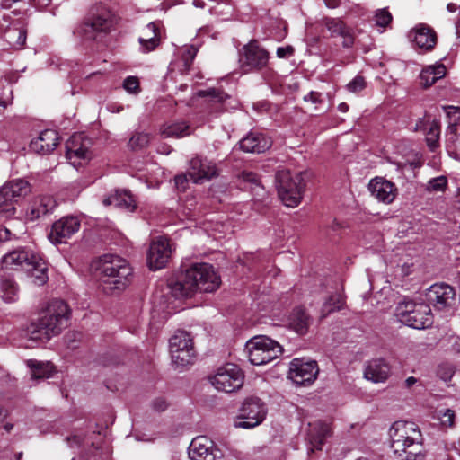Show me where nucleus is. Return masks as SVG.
<instances>
[{"mask_svg": "<svg viewBox=\"0 0 460 460\" xmlns=\"http://www.w3.org/2000/svg\"><path fill=\"white\" fill-rule=\"evenodd\" d=\"M5 38L12 48L20 49L26 42L27 31L24 28H12L5 33Z\"/></svg>", "mask_w": 460, "mask_h": 460, "instance_id": "39", "label": "nucleus"}, {"mask_svg": "<svg viewBox=\"0 0 460 460\" xmlns=\"http://www.w3.org/2000/svg\"><path fill=\"white\" fill-rule=\"evenodd\" d=\"M35 253L24 248L13 250L3 257V268L7 270L20 268L26 270L28 266L31 265V261L35 260Z\"/></svg>", "mask_w": 460, "mask_h": 460, "instance_id": "21", "label": "nucleus"}, {"mask_svg": "<svg viewBox=\"0 0 460 460\" xmlns=\"http://www.w3.org/2000/svg\"><path fill=\"white\" fill-rule=\"evenodd\" d=\"M318 374L315 361H304L295 358L290 363L288 376L296 384L305 385L312 384Z\"/></svg>", "mask_w": 460, "mask_h": 460, "instance_id": "16", "label": "nucleus"}, {"mask_svg": "<svg viewBox=\"0 0 460 460\" xmlns=\"http://www.w3.org/2000/svg\"><path fill=\"white\" fill-rule=\"evenodd\" d=\"M124 89L130 93H137L139 92V82L137 77L128 76L124 80Z\"/></svg>", "mask_w": 460, "mask_h": 460, "instance_id": "48", "label": "nucleus"}, {"mask_svg": "<svg viewBox=\"0 0 460 460\" xmlns=\"http://www.w3.org/2000/svg\"><path fill=\"white\" fill-rule=\"evenodd\" d=\"M393 20L392 14L386 8L379 9L376 12L375 22L379 27L388 26Z\"/></svg>", "mask_w": 460, "mask_h": 460, "instance_id": "46", "label": "nucleus"}, {"mask_svg": "<svg viewBox=\"0 0 460 460\" xmlns=\"http://www.w3.org/2000/svg\"><path fill=\"white\" fill-rule=\"evenodd\" d=\"M344 305V298L340 293L332 294L323 303L321 309V318L327 317L330 314L340 311Z\"/></svg>", "mask_w": 460, "mask_h": 460, "instance_id": "38", "label": "nucleus"}, {"mask_svg": "<svg viewBox=\"0 0 460 460\" xmlns=\"http://www.w3.org/2000/svg\"><path fill=\"white\" fill-rule=\"evenodd\" d=\"M391 447L398 460H424L421 434L411 421H395L390 429Z\"/></svg>", "mask_w": 460, "mask_h": 460, "instance_id": "3", "label": "nucleus"}, {"mask_svg": "<svg viewBox=\"0 0 460 460\" xmlns=\"http://www.w3.org/2000/svg\"><path fill=\"white\" fill-rule=\"evenodd\" d=\"M390 375L389 365L382 358H375L369 360L364 370L366 379L373 383H383Z\"/></svg>", "mask_w": 460, "mask_h": 460, "instance_id": "24", "label": "nucleus"}, {"mask_svg": "<svg viewBox=\"0 0 460 460\" xmlns=\"http://www.w3.org/2000/svg\"><path fill=\"white\" fill-rule=\"evenodd\" d=\"M151 141V136L146 132H137L129 139L128 145L132 149L146 147Z\"/></svg>", "mask_w": 460, "mask_h": 460, "instance_id": "41", "label": "nucleus"}, {"mask_svg": "<svg viewBox=\"0 0 460 460\" xmlns=\"http://www.w3.org/2000/svg\"><path fill=\"white\" fill-rule=\"evenodd\" d=\"M221 284L220 277L208 263H196L185 270L175 281L168 285L175 298L192 296L198 290L214 292Z\"/></svg>", "mask_w": 460, "mask_h": 460, "instance_id": "1", "label": "nucleus"}, {"mask_svg": "<svg viewBox=\"0 0 460 460\" xmlns=\"http://www.w3.org/2000/svg\"><path fill=\"white\" fill-rule=\"evenodd\" d=\"M294 53V48L292 46L279 47L277 49V56L279 58H289Z\"/></svg>", "mask_w": 460, "mask_h": 460, "instance_id": "52", "label": "nucleus"}, {"mask_svg": "<svg viewBox=\"0 0 460 460\" xmlns=\"http://www.w3.org/2000/svg\"><path fill=\"white\" fill-rule=\"evenodd\" d=\"M276 181L278 194L283 204L289 208L297 207L305 186L302 174L280 170L277 172Z\"/></svg>", "mask_w": 460, "mask_h": 460, "instance_id": "5", "label": "nucleus"}, {"mask_svg": "<svg viewBox=\"0 0 460 460\" xmlns=\"http://www.w3.org/2000/svg\"><path fill=\"white\" fill-rule=\"evenodd\" d=\"M447 187V179L446 176H438L430 179L426 186L429 192H444Z\"/></svg>", "mask_w": 460, "mask_h": 460, "instance_id": "43", "label": "nucleus"}, {"mask_svg": "<svg viewBox=\"0 0 460 460\" xmlns=\"http://www.w3.org/2000/svg\"><path fill=\"white\" fill-rule=\"evenodd\" d=\"M331 428L322 421H315L309 424L308 440L311 446L310 450H319L325 438L330 435Z\"/></svg>", "mask_w": 460, "mask_h": 460, "instance_id": "30", "label": "nucleus"}, {"mask_svg": "<svg viewBox=\"0 0 460 460\" xmlns=\"http://www.w3.org/2000/svg\"><path fill=\"white\" fill-rule=\"evenodd\" d=\"M324 26L331 32L332 36L342 37V45L345 48H350L354 44V36L351 29L347 27L340 19L326 18L324 19Z\"/></svg>", "mask_w": 460, "mask_h": 460, "instance_id": "27", "label": "nucleus"}, {"mask_svg": "<svg viewBox=\"0 0 460 460\" xmlns=\"http://www.w3.org/2000/svg\"><path fill=\"white\" fill-rule=\"evenodd\" d=\"M142 34L138 41L143 52H150L159 45L160 31L155 22H149L143 30Z\"/></svg>", "mask_w": 460, "mask_h": 460, "instance_id": "31", "label": "nucleus"}, {"mask_svg": "<svg viewBox=\"0 0 460 460\" xmlns=\"http://www.w3.org/2000/svg\"><path fill=\"white\" fill-rule=\"evenodd\" d=\"M271 140L261 132H250L240 140V148L247 153L261 154L271 146Z\"/></svg>", "mask_w": 460, "mask_h": 460, "instance_id": "22", "label": "nucleus"}, {"mask_svg": "<svg viewBox=\"0 0 460 460\" xmlns=\"http://www.w3.org/2000/svg\"><path fill=\"white\" fill-rule=\"evenodd\" d=\"M447 344L454 353L460 355V337L459 336H450L447 339Z\"/></svg>", "mask_w": 460, "mask_h": 460, "instance_id": "51", "label": "nucleus"}, {"mask_svg": "<svg viewBox=\"0 0 460 460\" xmlns=\"http://www.w3.org/2000/svg\"><path fill=\"white\" fill-rule=\"evenodd\" d=\"M366 87V81L362 76H356L348 84L347 89L350 93H358Z\"/></svg>", "mask_w": 460, "mask_h": 460, "instance_id": "47", "label": "nucleus"}, {"mask_svg": "<svg viewBox=\"0 0 460 460\" xmlns=\"http://www.w3.org/2000/svg\"><path fill=\"white\" fill-rule=\"evenodd\" d=\"M164 137H184L190 135V126L183 121L164 124L160 129Z\"/></svg>", "mask_w": 460, "mask_h": 460, "instance_id": "36", "label": "nucleus"}, {"mask_svg": "<svg viewBox=\"0 0 460 460\" xmlns=\"http://www.w3.org/2000/svg\"><path fill=\"white\" fill-rule=\"evenodd\" d=\"M91 141L81 133L74 134L66 144V156L75 168L87 163L92 158Z\"/></svg>", "mask_w": 460, "mask_h": 460, "instance_id": "13", "label": "nucleus"}, {"mask_svg": "<svg viewBox=\"0 0 460 460\" xmlns=\"http://www.w3.org/2000/svg\"><path fill=\"white\" fill-rule=\"evenodd\" d=\"M104 206H114L129 212H133L137 208L136 200L133 195L126 190H118L103 199Z\"/></svg>", "mask_w": 460, "mask_h": 460, "instance_id": "25", "label": "nucleus"}, {"mask_svg": "<svg viewBox=\"0 0 460 460\" xmlns=\"http://www.w3.org/2000/svg\"><path fill=\"white\" fill-rule=\"evenodd\" d=\"M267 407L258 397H249L240 409V421L235 422L236 428L252 429L260 425L266 418Z\"/></svg>", "mask_w": 460, "mask_h": 460, "instance_id": "11", "label": "nucleus"}, {"mask_svg": "<svg viewBox=\"0 0 460 460\" xmlns=\"http://www.w3.org/2000/svg\"><path fill=\"white\" fill-rule=\"evenodd\" d=\"M66 440L69 447H74L80 446L82 444L83 438L79 435H74L72 437H68Z\"/></svg>", "mask_w": 460, "mask_h": 460, "instance_id": "57", "label": "nucleus"}, {"mask_svg": "<svg viewBox=\"0 0 460 460\" xmlns=\"http://www.w3.org/2000/svg\"><path fill=\"white\" fill-rule=\"evenodd\" d=\"M198 49L194 46L186 47L181 54L182 68H180L181 73H187L192 64L193 59L197 55Z\"/></svg>", "mask_w": 460, "mask_h": 460, "instance_id": "42", "label": "nucleus"}, {"mask_svg": "<svg viewBox=\"0 0 460 460\" xmlns=\"http://www.w3.org/2000/svg\"><path fill=\"white\" fill-rule=\"evenodd\" d=\"M441 424L446 427H452L455 421V413L452 410L447 409L440 417Z\"/></svg>", "mask_w": 460, "mask_h": 460, "instance_id": "50", "label": "nucleus"}, {"mask_svg": "<svg viewBox=\"0 0 460 460\" xmlns=\"http://www.w3.org/2000/svg\"><path fill=\"white\" fill-rule=\"evenodd\" d=\"M3 192L10 197L14 202L25 197L31 192V186L27 181L15 179L8 181L3 187Z\"/></svg>", "mask_w": 460, "mask_h": 460, "instance_id": "33", "label": "nucleus"}, {"mask_svg": "<svg viewBox=\"0 0 460 460\" xmlns=\"http://www.w3.org/2000/svg\"><path fill=\"white\" fill-rule=\"evenodd\" d=\"M26 271L32 283L36 286H42L49 279L46 262L37 254L35 255V260L31 261V265L26 269Z\"/></svg>", "mask_w": 460, "mask_h": 460, "instance_id": "32", "label": "nucleus"}, {"mask_svg": "<svg viewBox=\"0 0 460 460\" xmlns=\"http://www.w3.org/2000/svg\"><path fill=\"white\" fill-rule=\"evenodd\" d=\"M58 140L57 131L46 129L31 141L30 148L37 154L48 155L57 147Z\"/></svg>", "mask_w": 460, "mask_h": 460, "instance_id": "23", "label": "nucleus"}, {"mask_svg": "<svg viewBox=\"0 0 460 460\" xmlns=\"http://www.w3.org/2000/svg\"><path fill=\"white\" fill-rule=\"evenodd\" d=\"M188 181L187 175H177L174 178V182L178 190H184Z\"/></svg>", "mask_w": 460, "mask_h": 460, "instance_id": "55", "label": "nucleus"}, {"mask_svg": "<svg viewBox=\"0 0 460 460\" xmlns=\"http://www.w3.org/2000/svg\"><path fill=\"white\" fill-rule=\"evenodd\" d=\"M217 175L216 164L207 159L195 157L190 162L188 176L194 183H201Z\"/></svg>", "mask_w": 460, "mask_h": 460, "instance_id": "19", "label": "nucleus"}, {"mask_svg": "<svg viewBox=\"0 0 460 460\" xmlns=\"http://www.w3.org/2000/svg\"><path fill=\"white\" fill-rule=\"evenodd\" d=\"M97 270L103 279L105 292H120L131 282L132 268L123 258L106 254L99 261Z\"/></svg>", "mask_w": 460, "mask_h": 460, "instance_id": "4", "label": "nucleus"}, {"mask_svg": "<svg viewBox=\"0 0 460 460\" xmlns=\"http://www.w3.org/2000/svg\"><path fill=\"white\" fill-rule=\"evenodd\" d=\"M455 372H456L455 366L449 362H443V363L439 364L438 367V369H437L438 376L445 382L450 381L452 379Z\"/></svg>", "mask_w": 460, "mask_h": 460, "instance_id": "45", "label": "nucleus"}, {"mask_svg": "<svg viewBox=\"0 0 460 460\" xmlns=\"http://www.w3.org/2000/svg\"><path fill=\"white\" fill-rule=\"evenodd\" d=\"M440 127L438 122L433 121L426 134V142L431 151L438 146Z\"/></svg>", "mask_w": 460, "mask_h": 460, "instance_id": "40", "label": "nucleus"}, {"mask_svg": "<svg viewBox=\"0 0 460 460\" xmlns=\"http://www.w3.org/2000/svg\"><path fill=\"white\" fill-rule=\"evenodd\" d=\"M57 203L52 196L44 195L37 197L27 212V217L30 220H35L42 216H45L56 208Z\"/></svg>", "mask_w": 460, "mask_h": 460, "instance_id": "26", "label": "nucleus"}, {"mask_svg": "<svg viewBox=\"0 0 460 460\" xmlns=\"http://www.w3.org/2000/svg\"><path fill=\"white\" fill-rule=\"evenodd\" d=\"M20 287L13 276L3 273L0 276V296L5 303H15L19 299Z\"/></svg>", "mask_w": 460, "mask_h": 460, "instance_id": "29", "label": "nucleus"}, {"mask_svg": "<svg viewBox=\"0 0 460 460\" xmlns=\"http://www.w3.org/2000/svg\"><path fill=\"white\" fill-rule=\"evenodd\" d=\"M456 198H457V199H456L457 208L460 210V189L457 190Z\"/></svg>", "mask_w": 460, "mask_h": 460, "instance_id": "64", "label": "nucleus"}, {"mask_svg": "<svg viewBox=\"0 0 460 460\" xmlns=\"http://www.w3.org/2000/svg\"><path fill=\"white\" fill-rule=\"evenodd\" d=\"M455 299V291L447 284H434L426 292L427 305H432L436 310H444L449 307Z\"/></svg>", "mask_w": 460, "mask_h": 460, "instance_id": "17", "label": "nucleus"}, {"mask_svg": "<svg viewBox=\"0 0 460 460\" xmlns=\"http://www.w3.org/2000/svg\"><path fill=\"white\" fill-rule=\"evenodd\" d=\"M368 190L374 198L385 204L392 203L397 196L395 185L382 177H376L371 180Z\"/></svg>", "mask_w": 460, "mask_h": 460, "instance_id": "20", "label": "nucleus"}, {"mask_svg": "<svg viewBox=\"0 0 460 460\" xmlns=\"http://www.w3.org/2000/svg\"><path fill=\"white\" fill-rule=\"evenodd\" d=\"M188 454L191 460H217L223 456L221 450L206 436L193 438Z\"/></svg>", "mask_w": 460, "mask_h": 460, "instance_id": "14", "label": "nucleus"}, {"mask_svg": "<svg viewBox=\"0 0 460 460\" xmlns=\"http://www.w3.org/2000/svg\"><path fill=\"white\" fill-rule=\"evenodd\" d=\"M172 361L178 367L192 363L195 350L190 334L185 331H177L170 339Z\"/></svg>", "mask_w": 460, "mask_h": 460, "instance_id": "10", "label": "nucleus"}, {"mask_svg": "<svg viewBox=\"0 0 460 460\" xmlns=\"http://www.w3.org/2000/svg\"><path fill=\"white\" fill-rule=\"evenodd\" d=\"M242 177H243V181H245L247 182H252L254 184L259 183V178H258L257 174L252 172H243L242 173Z\"/></svg>", "mask_w": 460, "mask_h": 460, "instance_id": "56", "label": "nucleus"}, {"mask_svg": "<svg viewBox=\"0 0 460 460\" xmlns=\"http://www.w3.org/2000/svg\"><path fill=\"white\" fill-rule=\"evenodd\" d=\"M200 96H207L211 95L217 99H218L219 102H223L224 99L226 97V94L220 93L215 89L208 90V91H201L199 93Z\"/></svg>", "mask_w": 460, "mask_h": 460, "instance_id": "53", "label": "nucleus"}, {"mask_svg": "<svg viewBox=\"0 0 460 460\" xmlns=\"http://www.w3.org/2000/svg\"><path fill=\"white\" fill-rule=\"evenodd\" d=\"M33 2V4L39 7V8H42L44 6H47L49 4L50 1L51 0H31Z\"/></svg>", "mask_w": 460, "mask_h": 460, "instance_id": "58", "label": "nucleus"}, {"mask_svg": "<svg viewBox=\"0 0 460 460\" xmlns=\"http://www.w3.org/2000/svg\"><path fill=\"white\" fill-rule=\"evenodd\" d=\"M172 250L170 243L165 238H159L150 244L147 254V263L152 270L165 267L171 257Z\"/></svg>", "mask_w": 460, "mask_h": 460, "instance_id": "18", "label": "nucleus"}, {"mask_svg": "<svg viewBox=\"0 0 460 460\" xmlns=\"http://www.w3.org/2000/svg\"><path fill=\"white\" fill-rule=\"evenodd\" d=\"M152 405L158 411H163L167 408V402L164 398H156L153 401Z\"/></svg>", "mask_w": 460, "mask_h": 460, "instance_id": "54", "label": "nucleus"}, {"mask_svg": "<svg viewBox=\"0 0 460 460\" xmlns=\"http://www.w3.org/2000/svg\"><path fill=\"white\" fill-rule=\"evenodd\" d=\"M243 373L234 364H226L217 368L216 373L209 376V382L219 392L233 393L239 390L243 384Z\"/></svg>", "mask_w": 460, "mask_h": 460, "instance_id": "9", "label": "nucleus"}, {"mask_svg": "<svg viewBox=\"0 0 460 460\" xmlns=\"http://www.w3.org/2000/svg\"><path fill=\"white\" fill-rule=\"evenodd\" d=\"M117 17L110 10H102L83 23L81 35L85 40H98L109 33L115 26Z\"/></svg>", "mask_w": 460, "mask_h": 460, "instance_id": "8", "label": "nucleus"}, {"mask_svg": "<svg viewBox=\"0 0 460 460\" xmlns=\"http://www.w3.org/2000/svg\"><path fill=\"white\" fill-rule=\"evenodd\" d=\"M415 44L420 48L429 50L434 48L437 42V36L435 31L425 24H419L411 32Z\"/></svg>", "mask_w": 460, "mask_h": 460, "instance_id": "28", "label": "nucleus"}, {"mask_svg": "<svg viewBox=\"0 0 460 460\" xmlns=\"http://www.w3.org/2000/svg\"><path fill=\"white\" fill-rule=\"evenodd\" d=\"M396 315L402 323L414 329H425L432 324L431 310L427 304H414L411 301L399 303Z\"/></svg>", "mask_w": 460, "mask_h": 460, "instance_id": "7", "label": "nucleus"}, {"mask_svg": "<svg viewBox=\"0 0 460 460\" xmlns=\"http://www.w3.org/2000/svg\"><path fill=\"white\" fill-rule=\"evenodd\" d=\"M447 9L450 13H455L457 9V6L456 4L450 3L447 4Z\"/></svg>", "mask_w": 460, "mask_h": 460, "instance_id": "62", "label": "nucleus"}, {"mask_svg": "<svg viewBox=\"0 0 460 460\" xmlns=\"http://www.w3.org/2000/svg\"><path fill=\"white\" fill-rule=\"evenodd\" d=\"M268 60V52L256 40L250 41L240 51L239 63L244 73L264 68Z\"/></svg>", "mask_w": 460, "mask_h": 460, "instance_id": "12", "label": "nucleus"}, {"mask_svg": "<svg viewBox=\"0 0 460 460\" xmlns=\"http://www.w3.org/2000/svg\"><path fill=\"white\" fill-rule=\"evenodd\" d=\"M324 2L329 8H335L339 6L341 0H324Z\"/></svg>", "mask_w": 460, "mask_h": 460, "instance_id": "59", "label": "nucleus"}, {"mask_svg": "<svg viewBox=\"0 0 460 460\" xmlns=\"http://www.w3.org/2000/svg\"><path fill=\"white\" fill-rule=\"evenodd\" d=\"M303 99L305 102H310L313 105L314 111H317L318 104L322 102L321 93L314 91L305 95Z\"/></svg>", "mask_w": 460, "mask_h": 460, "instance_id": "49", "label": "nucleus"}, {"mask_svg": "<svg viewBox=\"0 0 460 460\" xmlns=\"http://www.w3.org/2000/svg\"><path fill=\"white\" fill-rule=\"evenodd\" d=\"M26 364L31 371V378L33 379L49 378L54 372V366L50 362L29 359Z\"/></svg>", "mask_w": 460, "mask_h": 460, "instance_id": "35", "label": "nucleus"}, {"mask_svg": "<svg viewBox=\"0 0 460 460\" xmlns=\"http://www.w3.org/2000/svg\"><path fill=\"white\" fill-rule=\"evenodd\" d=\"M193 5L195 7L203 8L205 6V3L201 0H194Z\"/></svg>", "mask_w": 460, "mask_h": 460, "instance_id": "63", "label": "nucleus"}, {"mask_svg": "<svg viewBox=\"0 0 460 460\" xmlns=\"http://www.w3.org/2000/svg\"><path fill=\"white\" fill-rule=\"evenodd\" d=\"M80 226L81 222L76 217H63L52 225L49 239L55 244L65 243L79 231Z\"/></svg>", "mask_w": 460, "mask_h": 460, "instance_id": "15", "label": "nucleus"}, {"mask_svg": "<svg viewBox=\"0 0 460 460\" xmlns=\"http://www.w3.org/2000/svg\"><path fill=\"white\" fill-rule=\"evenodd\" d=\"M13 200L3 192V189H0V214L10 217L14 214L15 208L13 206Z\"/></svg>", "mask_w": 460, "mask_h": 460, "instance_id": "44", "label": "nucleus"}, {"mask_svg": "<svg viewBox=\"0 0 460 460\" xmlns=\"http://www.w3.org/2000/svg\"><path fill=\"white\" fill-rule=\"evenodd\" d=\"M69 315L70 310L66 302L52 299L41 309L37 321L29 326L30 338L33 341H49L66 327Z\"/></svg>", "mask_w": 460, "mask_h": 460, "instance_id": "2", "label": "nucleus"}, {"mask_svg": "<svg viewBox=\"0 0 460 460\" xmlns=\"http://www.w3.org/2000/svg\"><path fill=\"white\" fill-rule=\"evenodd\" d=\"M417 382L416 378L413 376H410L405 380V384L408 387L411 386Z\"/></svg>", "mask_w": 460, "mask_h": 460, "instance_id": "61", "label": "nucleus"}, {"mask_svg": "<svg viewBox=\"0 0 460 460\" xmlns=\"http://www.w3.org/2000/svg\"><path fill=\"white\" fill-rule=\"evenodd\" d=\"M446 75V67L443 64L429 66L422 69L420 75V84L427 88L435 84L438 79Z\"/></svg>", "mask_w": 460, "mask_h": 460, "instance_id": "34", "label": "nucleus"}, {"mask_svg": "<svg viewBox=\"0 0 460 460\" xmlns=\"http://www.w3.org/2000/svg\"><path fill=\"white\" fill-rule=\"evenodd\" d=\"M245 351L252 365L261 366L277 358L283 349L276 341L261 335L255 336L246 342Z\"/></svg>", "mask_w": 460, "mask_h": 460, "instance_id": "6", "label": "nucleus"}, {"mask_svg": "<svg viewBox=\"0 0 460 460\" xmlns=\"http://www.w3.org/2000/svg\"><path fill=\"white\" fill-rule=\"evenodd\" d=\"M310 323V317L302 308H296L290 316V326L299 334H305L307 332Z\"/></svg>", "mask_w": 460, "mask_h": 460, "instance_id": "37", "label": "nucleus"}, {"mask_svg": "<svg viewBox=\"0 0 460 460\" xmlns=\"http://www.w3.org/2000/svg\"><path fill=\"white\" fill-rule=\"evenodd\" d=\"M338 110L341 111V112H347L349 111V105L346 103V102H341L338 105Z\"/></svg>", "mask_w": 460, "mask_h": 460, "instance_id": "60", "label": "nucleus"}]
</instances>
